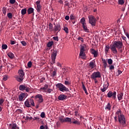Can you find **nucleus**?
I'll return each mask as SVG.
<instances>
[{
    "label": "nucleus",
    "instance_id": "6e6552de",
    "mask_svg": "<svg viewBox=\"0 0 129 129\" xmlns=\"http://www.w3.org/2000/svg\"><path fill=\"white\" fill-rule=\"evenodd\" d=\"M89 23L91 24L92 26H96V19L93 15H89L88 16Z\"/></svg>",
    "mask_w": 129,
    "mask_h": 129
},
{
    "label": "nucleus",
    "instance_id": "c9c22d12",
    "mask_svg": "<svg viewBox=\"0 0 129 129\" xmlns=\"http://www.w3.org/2000/svg\"><path fill=\"white\" fill-rule=\"evenodd\" d=\"M53 41H51V42H48V43H47V46L48 47V48H50V46H52V45H53Z\"/></svg>",
    "mask_w": 129,
    "mask_h": 129
},
{
    "label": "nucleus",
    "instance_id": "1a4fd4ad",
    "mask_svg": "<svg viewBox=\"0 0 129 129\" xmlns=\"http://www.w3.org/2000/svg\"><path fill=\"white\" fill-rule=\"evenodd\" d=\"M56 86L57 87V89H59L60 91H69L68 87H66V86H65L64 85H63V84H56Z\"/></svg>",
    "mask_w": 129,
    "mask_h": 129
},
{
    "label": "nucleus",
    "instance_id": "9b49d317",
    "mask_svg": "<svg viewBox=\"0 0 129 129\" xmlns=\"http://www.w3.org/2000/svg\"><path fill=\"white\" fill-rule=\"evenodd\" d=\"M34 98L36 100H37V101H38L39 103H41V102H43L44 101V99L41 94H37V95H35Z\"/></svg>",
    "mask_w": 129,
    "mask_h": 129
},
{
    "label": "nucleus",
    "instance_id": "39448f33",
    "mask_svg": "<svg viewBox=\"0 0 129 129\" xmlns=\"http://www.w3.org/2000/svg\"><path fill=\"white\" fill-rule=\"evenodd\" d=\"M39 91H42L43 92H47L48 94H51V93L52 92L53 90L52 89L49 88L48 85L45 84L43 87H40Z\"/></svg>",
    "mask_w": 129,
    "mask_h": 129
},
{
    "label": "nucleus",
    "instance_id": "774afa93",
    "mask_svg": "<svg viewBox=\"0 0 129 129\" xmlns=\"http://www.w3.org/2000/svg\"><path fill=\"white\" fill-rule=\"evenodd\" d=\"M40 129H44V125H40Z\"/></svg>",
    "mask_w": 129,
    "mask_h": 129
},
{
    "label": "nucleus",
    "instance_id": "3c124183",
    "mask_svg": "<svg viewBox=\"0 0 129 129\" xmlns=\"http://www.w3.org/2000/svg\"><path fill=\"white\" fill-rule=\"evenodd\" d=\"M82 87L84 90V91L86 92V86L85 85H84V82H82Z\"/></svg>",
    "mask_w": 129,
    "mask_h": 129
},
{
    "label": "nucleus",
    "instance_id": "c03bdc74",
    "mask_svg": "<svg viewBox=\"0 0 129 129\" xmlns=\"http://www.w3.org/2000/svg\"><path fill=\"white\" fill-rule=\"evenodd\" d=\"M40 116H41V118H45V114L44 111H42V113L40 114Z\"/></svg>",
    "mask_w": 129,
    "mask_h": 129
},
{
    "label": "nucleus",
    "instance_id": "13d9d810",
    "mask_svg": "<svg viewBox=\"0 0 129 129\" xmlns=\"http://www.w3.org/2000/svg\"><path fill=\"white\" fill-rule=\"evenodd\" d=\"M54 40H56L57 41H58L59 39L58 38V36H53Z\"/></svg>",
    "mask_w": 129,
    "mask_h": 129
},
{
    "label": "nucleus",
    "instance_id": "c756f323",
    "mask_svg": "<svg viewBox=\"0 0 129 129\" xmlns=\"http://www.w3.org/2000/svg\"><path fill=\"white\" fill-rule=\"evenodd\" d=\"M2 11H3V14H4V15H6V14H7V7H3Z\"/></svg>",
    "mask_w": 129,
    "mask_h": 129
},
{
    "label": "nucleus",
    "instance_id": "cd10ccee",
    "mask_svg": "<svg viewBox=\"0 0 129 129\" xmlns=\"http://www.w3.org/2000/svg\"><path fill=\"white\" fill-rule=\"evenodd\" d=\"M101 59L103 63L104 68H106L107 66V61L106 59H104V58H102Z\"/></svg>",
    "mask_w": 129,
    "mask_h": 129
},
{
    "label": "nucleus",
    "instance_id": "9d476101",
    "mask_svg": "<svg viewBox=\"0 0 129 129\" xmlns=\"http://www.w3.org/2000/svg\"><path fill=\"white\" fill-rule=\"evenodd\" d=\"M19 89L21 90V91H24L25 90L26 92H29L30 91V87H28L27 85H20Z\"/></svg>",
    "mask_w": 129,
    "mask_h": 129
},
{
    "label": "nucleus",
    "instance_id": "f704fd0d",
    "mask_svg": "<svg viewBox=\"0 0 129 129\" xmlns=\"http://www.w3.org/2000/svg\"><path fill=\"white\" fill-rule=\"evenodd\" d=\"M63 30H64V31H66V33L67 34H68L69 33V28H67V26H64Z\"/></svg>",
    "mask_w": 129,
    "mask_h": 129
},
{
    "label": "nucleus",
    "instance_id": "20e7f679",
    "mask_svg": "<svg viewBox=\"0 0 129 129\" xmlns=\"http://www.w3.org/2000/svg\"><path fill=\"white\" fill-rule=\"evenodd\" d=\"M80 23L82 24V26L84 31H85L86 33H89L90 29L88 28L87 23H86L85 18H82L80 20Z\"/></svg>",
    "mask_w": 129,
    "mask_h": 129
},
{
    "label": "nucleus",
    "instance_id": "e2e57ef3",
    "mask_svg": "<svg viewBox=\"0 0 129 129\" xmlns=\"http://www.w3.org/2000/svg\"><path fill=\"white\" fill-rule=\"evenodd\" d=\"M11 44H12V45H13V44H15V40H11Z\"/></svg>",
    "mask_w": 129,
    "mask_h": 129
},
{
    "label": "nucleus",
    "instance_id": "79ce46f5",
    "mask_svg": "<svg viewBox=\"0 0 129 129\" xmlns=\"http://www.w3.org/2000/svg\"><path fill=\"white\" fill-rule=\"evenodd\" d=\"M8 75H5L4 76H3L4 81H7V80H8Z\"/></svg>",
    "mask_w": 129,
    "mask_h": 129
},
{
    "label": "nucleus",
    "instance_id": "f03ea898",
    "mask_svg": "<svg viewBox=\"0 0 129 129\" xmlns=\"http://www.w3.org/2000/svg\"><path fill=\"white\" fill-rule=\"evenodd\" d=\"M101 76V72L99 71H95L91 75V78H92V80H94L95 83H98L97 78H100Z\"/></svg>",
    "mask_w": 129,
    "mask_h": 129
},
{
    "label": "nucleus",
    "instance_id": "f257e3e1",
    "mask_svg": "<svg viewBox=\"0 0 129 129\" xmlns=\"http://www.w3.org/2000/svg\"><path fill=\"white\" fill-rule=\"evenodd\" d=\"M123 46V44L122 40H115L114 42L112 43V44H111L110 48L111 50V52H113V53L114 54H117V49H118L120 53L122 52Z\"/></svg>",
    "mask_w": 129,
    "mask_h": 129
},
{
    "label": "nucleus",
    "instance_id": "de8ad7c7",
    "mask_svg": "<svg viewBox=\"0 0 129 129\" xmlns=\"http://www.w3.org/2000/svg\"><path fill=\"white\" fill-rule=\"evenodd\" d=\"M78 40H81L82 43H84V39L83 38H82L81 36H79V38H78Z\"/></svg>",
    "mask_w": 129,
    "mask_h": 129
},
{
    "label": "nucleus",
    "instance_id": "4468645a",
    "mask_svg": "<svg viewBox=\"0 0 129 129\" xmlns=\"http://www.w3.org/2000/svg\"><path fill=\"white\" fill-rule=\"evenodd\" d=\"M57 50L55 49L53 50V52L52 53L51 58H52V63H54L55 62L56 57L57 56Z\"/></svg>",
    "mask_w": 129,
    "mask_h": 129
},
{
    "label": "nucleus",
    "instance_id": "c85d7f7f",
    "mask_svg": "<svg viewBox=\"0 0 129 129\" xmlns=\"http://www.w3.org/2000/svg\"><path fill=\"white\" fill-rule=\"evenodd\" d=\"M105 109L106 110H111V105L110 103H108V104H107V105L106 106H105Z\"/></svg>",
    "mask_w": 129,
    "mask_h": 129
},
{
    "label": "nucleus",
    "instance_id": "49530a36",
    "mask_svg": "<svg viewBox=\"0 0 129 129\" xmlns=\"http://www.w3.org/2000/svg\"><path fill=\"white\" fill-rule=\"evenodd\" d=\"M4 99H0V105L1 106H3V104L4 102Z\"/></svg>",
    "mask_w": 129,
    "mask_h": 129
},
{
    "label": "nucleus",
    "instance_id": "aec40b11",
    "mask_svg": "<svg viewBox=\"0 0 129 129\" xmlns=\"http://www.w3.org/2000/svg\"><path fill=\"white\" fill-rule=\"evenodd\" d=\"M26 96V94H25V92H22L21 94H20L19 95V101H22V100H23L24 97Z\"/></svg>",
    "mask_w": 129,
    "mask_h": 129
},
{
    "label": "nucleus",
    "instance_id": "393cba45",
    "mask_svg": "<svg viewBox=\"0 0 129 129\" xmlns=\"http://www.w3.org/2000/svg\"><path fill=\"white\" fill-rule=\"evenodd\" d=\"M121 112V110L120 109H118V110H117V111H116V114H117V115H118V120L119 123H120L119 118L120 116Z\"/></svg>",
    "mask_w": 129,
    "mask_h": 129
},
{
    "label": "nucleus",
    "instance_id": "ddd939ff",
    "mask_svg": "<svg viewBox=\"0 0 129 129\" xmlns=\"http://www.w3.org/2000/svg\"><path fill=\"white\" fill-rule=\"evenodd\" d=\"M85 47L84 45H82L81 47L80 52V55L81 56V58H83V59H85L86 56L85 52Z\"/></svg>",
    "mask_w": 129,
    "mask_h": 129
},
{
    "label": "nucleus",
    "instance_id": "0eeeda50",
    "mask_svg": "<svg viewBox=\"0 0 129 129\" xmlns=\"http://www.w3.org/2000/svg\"><path fill=\"white\" fill-rule=\"evenodd\" d=\"M25 106H27V107H31V105L32 106H35V104L32 97L30 99V100H29L28 99H27V100H26V101H25Z\"/></svg>",
    "mask_w": 129,
    "mask_h": 129
},
{
    "label": "nucleus",
    "instance_id": "8fccbe9b",
    "mask_svg": "<svg viewBox=\"0 0 129 129\" xmlns=\"http://www.w3.org/2000/svg\"><path fill=\"white\" fill-rule=\"evenodd\" d=\"M118 4L119 5H123V4H124V0H119L118 1Z\"/></svg>",
    "mask_w": 129,
    "mask_h": 129
},
{
    "label": "nucleus",
    "instance_id": "a18cd8bd",
    "mask_svg": "<svg viewBox=\"0 0 129 129\" xmlns=\"http://www.w3.org/2000/svg\"><path fill=\"white\" fill-rule=\"evenodd\" d=\"M64 121H72V119L69 117L65 118Z\"/></svg>",
    "mask_w": 129,
    "mask_h": 129
},
{
    "label": "nucleus",
    "instance_id": "4be33fe9",
    "mask_svg": "<svg viewBox=\"0 0 129 129\" xmlns=\"http://www.w3.org/2000/svg\"><path fill=\"white\" fill-rule=\"evenodd\" d=\"M109 86V84L107 85L104 84L103 87H101V90L102 91V92H104L105 91H106V90H107Z\"/></svg>",
    "mask_w": 129,
    "mask_h": 129
},
{
    "label": "nucleus",
    "instance_id": "7c9ffc66",
    "mask_svg": "<svg viewBox=\"0 0 129 129\" xmlns=\"http://www.w3.org/2000/svg\"><path fill=\"white\" fill-rule=\"evenodd\" d=\"M110 47L109 45H106V47L105 48V52L106 53H108V51L109 50Z\"/></svg>",
    "mask_w": 129,
    "mask_h": 129
},
{
    "label": "nucleus",
    "instance_id": "4c0bfd02",
    "mask_svg": "<svg viewBox=\"0 0 129 129\" xmlns=\"http://www.w3.org/2000/svg\"><path fill=\"white\" fill-rule=\"evenodd\" d=\"M7 16L9 17V19H12L13 14L12 13H8V14H7Z\"/></svg>",
    "mask_w": 129,
    "mask_h": 129
},
{
    "label": "nucleus",
    "instance_id": "603ef678",
    "mask_svg": "<svg viewBox=\"0 0 129 129\" xmlns=\"http://www.w3.org/2000/svg\"><path fill=\"white\" fill-rule=\"evenodd\" d=\"M70 19L71 20H75V19H76L75 16L74 15H73V14H72L70 15Z\"/></svg>",
    "mask_w": 129,
    "mask_h": 129
},
{
    "label": "nucleus",
    "instance_id": "a19ab883",
    "mask_svg": "<svg viewBox=\"0 0 129 129\" xmlns=\"http://www.w3.org/2000/svg\"><path fill=\"white\" fill-rule=\"evenodd\" d=\"M65 85H71V81H68L67 80H66V81H64Z\"/></svg>",
    "mask_w": 129,
    "mask_h": 129
},
{
    "label": "nucleus",
    "instance_id": "6ab92c4d",
    "mask_svg": "<svg viewBox=\"0 0 129 129\" xmlns=\"http://www.w3.org/2000/svg\"><path fill=\"white\" fill-rule=\"evenodd\" d=\"M67 98V95H65L64 94H61L60 95H59L58 98V100H66V99Z\"/></svg>",
    "mask_w": 129,
    "mask_h": 129
},
{
    "label": "nucleus",
    "instance_id": "69168bd1",
    "mask_svg": "<svg viewBox=\"0 0 129 129\" xmlns=\"http://www.w3.org/2000/svg\"><path fill=\"white\" fill-rule=\"evenodd\" d=\"M118 75H120L122 73V71L120 70H118Z\"/></svg>",
    "mask_w": 129,
    "mask_h": 129
},
{
    "label": "nucleus",
    "instance_id": "338daca9",
    "mask_svg": "<svg viewBox=\"0 0 129 129\" xmlns=\"http://www.w3.org/2000/svg\"><path fill=\"white\" fill-rule=\"evenodd\" d=\"M126 36H127V38H128V39H129V34L128 33H126Z\"/></svg>",
    "mask_w": 129,
    "mask_h": 129
},
{
    "label": "nucleus",
    "instance_id": "6e6d98bb",
    "mask_svg": "<svg viewBox=\"0 0 129 129\" xmlns=\"http://www.w3.org/2000/svg\"><path fill=\"white\" fill-rule=\"evenodd\" d=\"M109 70H114V66L112 64V63H111V66H110Z\"/></svg>",
    "mask_w": 129,
    "mask_h": 129
},
{
    "label": "nucleus",
    "instance_id": "f3484780",
    "mask_svg": "<svg viewBox=\"0 0 129 129\" xmlns=\"http://www.w3.org/2000/svg\"><path fill=\"white\" fill-rule=\"evenodd\" d=\"M89 66L91 69H93V68H95V67H96V62L95 59H93V60H91V62H90L89 64Z\"/></svg>",
    "mask_w": 129,
    "mask_h": 129
},
{
    "label": "nucleus",
    "instance_id": "2eb2a0df",
    "mask_svg": "<svg viewBox=\"0 0 129 129\" xmlns=\"http://www.w3.org/2000/svg\"><path fill=\"white\" fill-rule=\"evenodd\" d=\"M36 4L37 5L36 10L37 12H40L42 9V6L41 5V1L40 0H38V1L36 2Z\"/></svg>",
    "mask_w": 129,
    "mask_h": 129
},
{
    "label": "nucleus",
    "instance_id": "2f4dec72",
    "mask_svg": "<svg viewBox=\"0 0 129 129\" xmlns=\"http://www.w3.org/2000/svg\"><path fill=\"white\" fill-rule=\"evenodd\" d=\"M7 67L10 68V69H12V68H14V66H13L12 63H8V64H7Z\"/></svg>",
    "mask_w": 129,
    "mask_h": 129
},
{
    "label": "nucleus",
    "instance_id": "7ed1b4c3",
    "mask_svg": "<svg viewBox=\"0 0 129 129\" xmlns=\"http://www.w3.org/2000/svg\"><path fill=\"white\" fill-rule=\"evenodd\" d=\"M25 73L23 70H19L18 76H16V79L18 82H23L24 78Z\"/></svg>",
    "mask_w": 129,
    "mask_h": 129
},
{
    "label": "nucleus",
    "instance_id": "dca6fc26",
    "mask_svg": "<svg viewBox=\"0 0 129 129\" xmlns=\"http://www.w3.org/2000/svg\"><path fill=\"white\" fill-rule=\"evenodd\" d=\"M9 129H20L16 123L9 124Z\"/></svg>",
    "mask_w": 129,
    "mask_h": 129
},
{
    "label": "nucleus",
    "instance_id": "09e8293b",
    "mask_svg": "<svg viewBox=\"0 0 129 129\" xmlns=\"http://www.w3.org/2000/svg\"><path fill=\"white\" fill-rule=\"evenodd\" d=\"M2 49H7L8 45L7 44H3L2 46Z\"/></svg>",
    "mask_w": 129,
    "mask_h": 129
},
{
    "label": "nucleus",
    "instance_id": "473e14b6",
    "mask_svg": "<svg viewBox=\"0 0 129 129\" xmlns=\"http://www.w3.org/2000/svg\"><path fill=\"white\" fill-rule=\"evenodd\" d=\"M27 13V9H22L21 10L22 15H25Z\"/></svg>",
    "mask_w": 129,
    "mask_h": 129
},
{
    "label": "nucleus",
    "instance_id": "a878e982",
    "mask_svg": "<svg viewBox=\"0 0 129 129\" xmlns=\"http://www.w3.org/2000/svg\"><path fill=\"white\" fill-rule=\"evenodd\" d=\"M34 11V9L33 7H29V9H28L27 12L28 14H33V12Z\"/></svg>",
    "mask_w": 129,
    "mask_h": 129
},
{
    "label": "nucleus",
    "instance_id": "72a5a7b5",
    "mask_svg": "<svg viewBox=\"0 0 129 129\" xmlns=\"http://www.w3.org/2000/svg\"><path fill=\"white\" fill-rule=\"evenodd\" d=\"M33 120H37V121H40L41 119L39 116H34L33 118Z\"/></svg>",
    "mask_w": 129,
    "mask_h": 129
},
{
    "label": "nucleus",
    "instance_id": "e433bc0d",
    "mask_svg": "<svg viewBox=\"0 0 129 129\" xmlns=\"http://www.w3.org/2000/svg\"><path fill=\"white\" fill-rule=\"evenodd\" d=\"M52 77H55V76H57V71L56 70H54V71H53L52 74L51 75Z\"/></svg>",
    "mask_w": 129,
    "mask_h": 129
},
{
    "label": "nucleus",
    "instance_id": "58836bf2",
    "mask_svg": "<svg viewBox=\"0 0 129 129\" xmlns=\"http://www.w3.org/2000/svg\"><path fill=\"white\" fill-rule=\"evenodd\" d=\"M108 63H109V64H112V63H113V60L111 58H109V59H108Z\"/></svg>",
    "mask_w": 129,
    "mask_h": 129
},
{
    "label": "nucleus",
    "instance_id": "f8f14e48",
    "mask_svg": "<svg viewBox=\"0 0 129 129\" xmlns=\"http://www.w3.org/2000/svg\"><path fill=\"white\" fill-rule=\"evenodd\" d=\"M108 97H112V99L115 100L116 99V91H109L107 94Z\"/></svg>",
    "mask_w": 129,
    "mask_h": 129
},
{
    "label": "nucleus",
    "instance_id": "5fc2aeb1",
    "mask_svg": "<svg viewBox=\"0 0 129 129\" xmlns=\"http://www.w3.org/2000/svg\"><path fill=\"white\" fill-rule=\"evenodd\" d=\"M73 123L74 124H80V121H79V120H74V121H73Z\"/></svg>",
    "mask_w": 129,
    "mask_h": 129
},
{
    "label": "nucleus",
    "instance_id": "5701e85b",
    "mask_svg": "<svg viewBox=\"0 0 129 129\" xmlns=\"http://www.w3.org/2000/svg\"><path fill=\"white\" fill-rule=\"evenodd\" d=\"M123 92H120L119 94H118L117 98H118V100H119V101H120V100H122L123 99Z\"/></svg>",
    "mask_w": 129,
    "mask_h": 129
},
{
    "label": "nucleus",
    "instance_id": "b1692460",
    "mask_svg": "<svg viewBox=\"0 0 129 129\" xmlns=\"http://www.w3.org/2000/svg\"><path fill=\"white\" fill-rule=\"evenodd\" d=\"M7 55H8V57L11 58V59H13V58L15 57L14 53H12V52H9L7 53Z\"/></svg>",
    "mask_w": 129,
    "mask_h": 129
},
{
    "label": "nucleus",
    "instance_id": "680f3d73",
    "mask_svg": "<svg viewBox=\"0 0 129 129\" xmlns=\"http://www.w3.org/2000/svg\"><path fill=\"white\" fill-rule=\"evenodd\" d=\"M65 19L66 20H69L70 16L69 15H66V16H65Z\"/></svg>",
    "mask_w": 129,
    "mask_h": 129
},
{
    "label": "nucleus",
    "instance_id": "864d4df0",
    "mask_svg": "<svg viewBox=\"0 0 129 129\" xmlns=\"http://www.w3.org/2000/svg\"><path fill=\"white\" fill-rule=\"evenodd\" d=\"M59 120L60 121H62V122H64L65 121V118L64 119V118H63V116H60V117L59 118Z\"/></svg>",
    "mask_w": 129,
    "mask_h": 129
},
{
    "label": "nucleus",
    "instance_id": "a211bd4d",
    "mask_svg": "<svg viewBox=\"0 0 129 129\" xmlns=\"http://www.w3.org/2000/svg\"><path fill=\"white\" fill-rule=\"evenodd\" d=\"M61 30V27L60 24H56L55 26H54V31H60Z\"/></svg>",
    "mask_w": 129,
    "mask_h": 129
},
{
    "label": "nucleus",
    "instance_id": "bb28decb",
    "mask_svg": "<svg viewBox=\"0 0 129 129\" xmlns=\"http://www.w3.org/2000/svg\"><path fill=\"white\" fill-rule=\"evenodd\" d=\"M49 28L50 31H54V28H53V24H52L51 23H49Z\"/></svg>",
    "mask_w": 129,
    "mask_h": 129
},
{
    "label": "nucleus",
    "instance_id": "423d86ee",
    "mask_svg": "<svg viewBox=\"0 0 129 129\" xmlns=\"http://www.w3.org/2000/svg\"><path fill=\"white\" fill-rule=\"evenodd\" d=\"M119 123L123 125V126H126V120L125 119V116L123 115V114H122L121 110V113H120V117L119 118Z\"/></svg>",
    "mask_w": 129,
    "mask_h": 129
},
{
    "label": "nucleus",
    "instance_id": "052dcab7",
    "mask_svg": "<svg viewBox=\"0 0 129 129\" xmlns=\"http://www.w3.org/2000/svg\"><path fill=\"white\" fill-rule=\"evenodd\" d=\"M57 66H58V67H62V66L61 64V63H60V62H57Z\"/></svg>",
    "mask_w": 129,
    "mask_h": 129
},
{
    "label": "nucleus",
    "instance_id": "37998d69",
    "mask_svg": "<svg viewBox=\"0 0 129 129\" xmlns=\"http://www.w3.org/2000/svg\"><path fill=\"white\" fill-rule=\"evenodd\" d=\"M21 44H22V45H23L24 46H26V45H27V43L26 42H25V40H22L21 42Z\"/></svg>",
    "mask_w": 129,
    "mask_h": 129
},
{
    "label": "nucleus",
    "instance_id": "ea45409f",
    "mask_svg": "<svg viewBox=\"0 0 129 129\" xmlns=\"http://www.w3.org/2000/svg\"><path fill=\"white\" fill-rule=\"evenodd\" d=\"M32 63L31 62V60H29V62H28V67H29V68H31V67H32Z\"/></svg>",
    "mask_w": 129,
    "mask_h": 129
},
{
    "label": "nucleus",
    "instance_id": "4d7b16f0",
    "mask_svg": "<svg viewBox=\"0 0 129 129\" xmlns=\"http://www.w3.org/2000/svg\"><path fill=\"white\" fill-rule=\"evenodd\" d=\"M17 111L18 112H19V113L21 114L22 112V111H23V110H22V109H17Z\"/></svg>",
    "mask_w": 129,
    "mask_h": 129
},
{
    "label": "nucleus",
    "instance_id": "412c9836",
    "mask_svg": "<svg viewBox=\"0 0 129 129\" xmlns=\"http://www.w3.org/2000/svg\"><path fill=\"white\" fill-rule=\"evenodd\" d=\"M91 52L92 54H93L94 57H96L98 55V52L97 50H95V49H94V48H92L91 49Z\"/></svg>",
    "mask_w": 129,
    "mask_h": 129
},
{
    "label": "nucleus",
    "instance_id": "bf43d9fd",
    "mask_svg": "<svg viewBox=\"0 0 129 129\" xmlns=\"http://www.w3.org/2000/svg\"><path fill=\"white\" fill-rule=\"evenodd\" d=\"M10 4H15L16 0H10Z\"/></svg>",
    "mask_w": 129,
    "mask_h": 129
},
{
    "label": "nucleus",
    "instance_id": "0e129e2a",
    "mask_svg": "<svg viewBox=\"0 0 129 129\" xmlns=\"http://www.w3.org/2000/svg\"><path fill=\"white\" fill-rule=\"evenodd\" d=\"M114 120L115 122L117 121V116H114Z\"/></svg>",
    "mask_w": 129,
    "mask_h": 129
}]
</instances>
